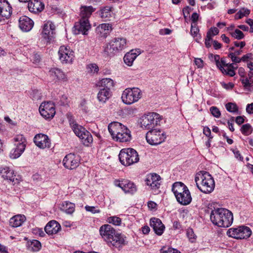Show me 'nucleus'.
Returning a JSON list of instances; mask_svg holds the SVG:
<instances>
[{
    "mask_svg": "<svg viewBox=\"0 0 253 253\" xmlns=\"http://www.w3.org/2000/svg\"><path fill=\"white\" fill-rule=\"evenodd\" d=\"M210 218L213 224L220 227H228L233 223V215L226 209L217 208L211 211Z\"/></svg>",
    "mask_w": 253,
    "mask_h": 253,
    "instance_id": "nucleus-1",
    "label": "nucleus"
},
{
    "mask_svg": "<svg viewBox=\"0 0 253 253\" xmlns=\"http://www.w3.org/2000/svg\"><path fill=\"white\" fill-rule=\"evenodd\" d=\"M108 129L112 138L116 141L126 142L130 141V131L124 125L117 122L109 124Z\"/></svg>",
    "mask_w": 253,
    "mask_h": 253,
    "instance_id": "nucleus-2",
    "label": "nucleus"
},
{
    "mask_svg": "<svg viewBox=\"0 0 253 253\" xmlns=\"http://www.w3.org/2000/svg\"><path fill=\"white\" fill-rule=\"evenodd\" d=\"M195 181L198 188L204 193H211L214 189L213 178L207 171H200L197 172L195 175Z\"/></svg>",
    "mask_w": 253,
    "mask_h": 253,
    "instance_id": "nucleus-3",
    "label": "nucleus"
},
{
    "mask_svg": "<svg viewBox=\"0 0 253 253\" xmlns=\"http://www.w3.org/2000/svg\"><path fill=\"white\" fill-rule=\"evenodd\" d=\"M173 192L178 203L181 205L186 206L191 203L192 196L188 187L181 182H176L172 187Z\"/></svg>",
    "mask_w": 253,
    "mask_h": 253,
    "instance_id": "nucleus-4",
    "label": "nucleus"
},
{
    "mask_svg": "<svg viewBox=\"0 0 253 253\" xmlns=\"http://www.w3.org/2000/svg\"><path fill=\"white\" fill-rule=\"evenodd\" d=\"M119 158L121 164L125 166L136 163L139 160L136 151L130 148L122 149L119 153Z\"/></svg>",
    "mask_w": 253,
    "mask_h": 253,
    "instance_id": "nucleus-5",
    "label": "nucleus"
},
{
    "mask_svg": "<svg viewBox=\"0 0 253 253\" xmlns=\"http://www.w3.org/2000/svg\"><path fill=\"white\" fill-rule=\"evenodd\" d=\"M142 96L141 90L137 87L127 88L122 94L121 98L124 103L131 105L137 102Z\"/></svg>",
    "mask_w": 253,
    "mask_h": 253,
    "instance_id": "nucleus-6",
    "label": "nucleus"
},
{
    "mask_svg": "<svg viewBox=\"0 0 253 253\" xmlns=\"http://www.w3.org/2000/svg\"><path fill=\"white\" fill-rule=\"evenodd\" d=\"M161 120L160 115L153 112L142 116L140 119L139 123L142 128L151 130L159 124Z\"/></svg>",
    "mask_w": 253,
    "mask_h": 253,
    "instance_id": "nucleus-7",
    "label": "nucleus"
},
{
    "mask_svg": "<svg viewBox=\"0 0 253 253\" xmlns=\"http://www.w3.org/2000/svg\"><path fill=\"white\" fill-rule=\"evenodd\" d=\"M127 46L126 40L124 38H117L112 40L107 45L104 51L108 54H116L125 49Z\"/></svg>",
    "mask_w": 253,
    "mask_h": 253,
    "instance_id": "nucleus-8",
    "label": "nucleus"
},
{
    "mask_svg": "<svg viewBox=\"0 0 253 253\" xmlns=\"http://www.w3.org/2000/svg\"><path fill=\"white\" fill-rule=\"evenodd\" d=\"M15 147L11 151L10 155L12 159L19 158L25 151L26 146V140L22 134L16 135L14 138Z\"/></svg>",
    "mask_w": 253,
    "mask_h": 253,
    "instance_id": "nucleus-9",
    "label": "nucleus"
},
{
    "mask_svg": "<svg viewBox=\"0 0 253 253\" xmlns=\"http://www.w3.org/2000/svg\"><path fill=\"white\" fill-rule=\"evenodd\" d=\"M214 60L217 67L223 74L230 77L235 75V70L238 67H235L234 64L227 63L224 58L220 59L219 56L217 55L214 56Z\"/></svg>",
    "mask_w": 253,
    "mask_h": 253,
    "instance_id": "nucleus-10",
    "label": "nucleus"
},
{
    "mask_svg": "<svg viewBox=\"0 0 253 253\" xmlns=\"http://www.w3.org/2000/svg\"><path fill=\"white\" fill-rule=\"evenodd\" d=\"M252 234L251 229L245 226H240L237 227L229 228L227 231V235L236 239H247Z\"/></svg>",
    "mask_w": 253,
    "mask_h": 253,
    "instance_id": "nucleus-11",
    "label": "nucleus"
},
{
    "mask_svg": "<svg viewBox=\"0 0 253 253\" xmlns=\"http://www.w3.org/2000/svg\"><path fill=\"white\" fill-rule=\"evenodd\" d=\"M166 138V135L163 130L152 129L149 130L146 134V139L147 142L152 145H156L161 144Z\"/></svg>",
    "mask_w": 253,
    "mask_h": 253,
    "instance_id": "nucleus-12",
    "label": "nucleus"
},
{
    "mask_svg": "<svg viewBox=\"0 0 253 253\" xmlns=\"http://www.w3.org/2000/svg\"><path fill=\"white\" fill-rule=\"evenodd\" d=\"M55 26L51 21L45 22L42 28V38L46 43H49L53 38L55 33Z\"/></svg>",
    "mask_w": 253,
    "mask_h": 253,
    "instance_id": "nucleus-13",
    "label": "nucleus"
},
{
    "mask_svg": "<svg viewBox=\"0 0 253 253\" xmlns=\"http://www.w3.org/2000/svg\"><path fill=\"white\" fill-rule=\"evenodd\" d=\"M0 175L13 185L19 183L20 181V177L14 173V170L6 166L0 167Z\"/></svg>",
    "mask_w": 253,
    "mask_h": 253,
    "instance_id": "nucleus-14",
    "label": "nucleus"
},
{
    "mask_svg": "<svg viewBox=\"0 0 253 253\" xmlns=\"http://www.w3.org/2000/svg\"><path fill=\"white\" fill-rule=\"evenodd\" d=\"M59 59L62 63H72L74 59V51L68 46L62 45L58 51Z\"/></svg>",
    "mask_w": 253,
    "mask_h": 253,
    "instance_id": "nucleus-15",
    "label": "nucleus"
},
{
    "mask_svg": "<svg viewBox=\"0 0 253 253\" xmlns=\"http://www.w3.org/2000/svg\"><path fill=\"white\" fill-rule=\"evenodd\" d=\"M39 112L45 119H51L55 114V106L51 102H42L39 107Z\"/></svg>",
    "mask_w": 253,
    "mask_h": 253,
    "instance_id": "nucleus-16",
    "label": "nucleus"
},
{
    "mask_svg": "<svg viewBox=\"0 0 253 253\" xmlns=\"http://www.w3.org/2000/svg\"><path fill=\"white\" fill-rule=\"evenodd\" d=\"M114 185L121 188L125 193L132 194L137 191L136 185L127 179L115 180Z\"/></svg>",
    "mask_w": 253,
    "mask_h": 253,
    "instance_id": "nucleus-17",
    "label": "nucleus"
},
{
    "mask_svg": "<svg viewBox=\"0 0 253 253\" xmlns=\"http://www.w3.org/2000/svg\"><path fill=\"white\" fill-rule=\"evenodd\" d=\"M91 28L88 20L86 18L81 19L79 22L75 23L73 32L74 34L87 35V32Z\"/></svg>",
    "mask_w": 253,
    "mask_h": 253,
    "instance_id": "nucleus-18",
    "label": "nucleus"
},
{
    "mask_svg": "<svg viewBox=\"0 0 253 253\" xmlns=\"http://www.w3.org/2000/svg\"><path fill=\"white\" fill-rule=\"evenodd\" d=\"M79 164V157L74 153H69L66 155L63 160L64 167L69 169H74L77 168Z\"/></svg>",
    "mask_w": 253,
    "mask_h": 253,
    "instance_id": "nucleus-19",
    "label": "nucleus"
},
{
    "mask_svg": "<svg viewBox=\"0 0 253 253\" xmlns=\"http://www.w3.org/2000/svg\"><path fill=\"white\" fill-rule=\"evenodd\" d=\"M115 230L109 224L102 225L99 229V233L102 238L109 245L113 235H115Z\"/></svg>",
    "mask_w": 253,
    "mask_h": 253,
    "instance_id": "nucleus-20",
    "label": "nucleus"
},
{
    "mask_svg": "<svg viewBox=\"0 0 253 253\" xmlns=\"http://www.w3.org/2000/svg\"><path fill=\"white\" fill-rule=\"evenodd\" d=\"M34 142L41 149L50 148L51 146L50 140L48 136L42 133L36 134L34 138Z\"/></svg>",
    "mask_w": 253,
    "mask_h": 253,
    "instance_id": "nucleus-21",
    "label": "nucleus"
},
{
    "mask_svg": "<svg viewBox=\"0 0 253 253\" xmlns=\"http://www.w3.org/2000/svg\"><path fill=\"white\" fill-rule=\"evenodd\" d=\"M12 14V7L6 0H0V21L8 19Z\"/></svg>",
    "mask_w": 253,
    "mask_h": 253,
    "instance_id": "nucleus-22",
    "label": "nucleus"
},
{
    "mask_svg": "<svg viewBox=\"0 0 253 253\" xmlns=\"http://www.w3.org/2000/svg\"><path fill=\"white\" fill-rule=\"evenodd\" d=\"M145 182L151 189H158L161 185V177L156 173H150L147 175Z\"/></svg>",
    "mask_w": 253,
    "mask_h": 253,
    "instance_id": "nucleus-23",
    "label": "nucleus"
},
{
    "mask_svg": "<svg viewBox=\"0 0 253 253\" xmlns=\"http://www.w3.org/2000/svg\"><path fill=\"white\" fill-rule=\"evenodd\" d=\"M47 76L50 80L52 81H65L66 79V76L60 69L56 68H53L49 70Z\"/></svg>",
    "mask_w": 253,
    "mask_h": 253,
    "instance_id": "nucleus-24",
    "label": "nucleus"
},
{
    "mask_svg": "<svg viewBox=\"0 0 253 253\" xmlns=\"http://www.w3.org/2000/svg\"><path fill=\"white\" fill-rule=\"evenodd\" d=\"M112 30V25L109 23L100 24L96 28V33L98 37L105 39Z\"/></svg>",
    "mask_w": 253,
    "mask_h": 253,
    "instance_id": "nucleus-25",
    "label": "nucleus"
},
{
    "mask_svg": "<svg viewBox=\"0 0 253 253\" xmlns=\"http://www.w3.org/2000/svg\"><path fill=\"white\" fill-rule=\"evenodd\" d=\"M141 54L139 48L131 49L127 52L124 57V61L128 66H131L136 57Z\"/></svg>",
    "mask_w": 253,
    "mask_h": 253,
    "instance_id": "nucleus-26",
    "label": "nucleus"
},
{
    "mask_svg": "<svg viewBox=\"0 0 253 253\" xmlns=\"http://www.w3.org/2000/svg\"><path fill=\"white\" fill-rule=\"evenodd\" d=\"M112 238L109 245H112L116 248H120L126 244V238L122 233L116 232Z\"/></svg>",
    "mask_w": 253,
    "mask_h": 253,
    "instance_id": "nucleus-27",
    "label": "nucleus"
},
{
    "mask_svg": "<svg viewBox=\"0 0 253 253\" xmlns=\"http://www.w3.org/2000/svg\"><path fill=\"white\" fill-rule=\"evenodd\" d=\"M150 225L153 228L155 233L159 236L163 233L165 229V225L161 220L157 218H151L150 220Z\"/></svg>",
    "mask_w": 253,
    "mask_h": 253,
    "instance_id": "nucleus-28",
    "label": "nucleus"
},
{
    "mask_svg": "<svg viewBox=\"0 0 253 253\" xmlns=\"http://www.w3.org/2000/svg\"><path fill=\"white\" fill-rule=\"evenodd\" d=\"M34 25V22L27 16H23L19 20V26L20 28L24 32L30 31Z\"/></svg>",
    "mask_w": 253,
    "mask_h": 253,
    "instance_id": "nucleus-29",
    "label": "nucleus"
},
{
    "mask_svg": "<svg viewBox=\"0 0 253 253\" xmlns=\"http://www.w3.org/2000/svg\"><path fill=\"white\" fill-rule=\"evenodd\" d=\"M61 229V226L55 220H51L48 222L45 226L44 231L48 235L56 234Z\"/></svg>",
    "mask_w": 253,
    "mask_h": 253,
    "instance_id": "nucleus-30",
    "label": "nucleus"
},
{
    "mask_svg": "<svg viewBox=\"0 0 253 253\" xmlns=\"http://www.w3.org/2000/svg\"><path fill=\"white\" fill-rule=\"evenodd\" d=\"M26 218L24 214H17L10 218L9 226L16 228L21 226L26 221Z\"/></svg>",
    "mask_w": 253,
    "mask_h": 253,
    "instance_id": "nucleus-31",
    "label": "nucleus"
},
{
    "mask_svg": "<svg viewBox=\"0 0 253 253\" xmlns=\"http://www.w3.org/2000/svg\"><path fill=\"white\" fill-rule=\"evenodd\" d=\"M69 122L70 126L75 134L79 137L80 136V134H83L84 133L85 131L87 130L82 126L78 125L72 117L69 118Z\"/></svg>",
    "mask_w": 253,
    "mask_h": 253,
    "instance_id": "nucleus-32",
    "label": "nucleus"
},
{
    "mask_svg": "<svg viewBox=\"0 0 253 253\" xmlns=\"http://www.w3.org/2000/svg\"><path fill=\"white\" fill-rule=\"evenodd\" d=\"M111 96V92L110 89L101 88L97 93V98L100 102L104 103L109 99Z\"/></svg>",
    "mask_w": 253,
    "mask_h": 253,
    "instance_id": "nucleus-33",
    "label": "nucleus"
},
{
    "mask_svg": "<svg viewBox=\"0 0 253 253\" xmlns=\"http://www.w3.org/2000/svg\"><path fill=\"white\" fill-rule=\"evenodd\" d=\"M94 10L95 9L91 6H82L81 7V19L86 18L88 20V18Z\"/></svg>",
    "mask_w": 253,
    "mask_h": 253,
    "instance_id": "nucleus-34",
    "label": "nucleus"
},
{
    "mask_svg": "<svg viewBox=\"0 0 253 253\" xmlns=\"http://www.w3.org/2000/svg\"><path fill=\"white\" fill-rule=\"evenodd\" d=\"M27 247L29 251L36 252L41 250L42 245L38 240H32L27 242Z\"/></svg>",
    "mask_w": 253,
    "mask_h": 253,
    "instance_id": "nucleus-35",
    "label": "nucleus"
},
{
    "mask_svg": "<svg viewBox=\"0 0 253 253\" xmlns=\"http://www.w3.org/2000/svg\"><path fill=\"white\" fill-rule=\"evenodd\" d=\"M60 208L66 213L71 214L75 211V205L68 201H64L60 205Z\"/></svg>",
    "mask_w": 253,
    "mask_h": 253,
    "instance_id": "nucleus-36",
    "label": "nucleus"
},
{
    "mask_svg": "<svg viewBox=\"0 0 253 253\" xmlns=\"http://www.w3.org/2000/svg\"><path fill=\"white\" fill-rule=\"evenodd\" d=\"M85 146H88L93 141V138L90 133L87 130L85 131L83 134H80L79 137Z\"/></svg>",
    "mask_w": 253,
    "mask_h": 253,
    "instance_id": "nucleus-37",
    "label": "nucleus"
},
{
    "mask_svg": "<svg viewBox=\"0 0 253 253\" xmlns=\"http://www.w3.org/2000/svg\"><path fill=\"white\" fill-rule=\"evenodd\" d=\"M98 84L100 86L103 87V88L110 90L111 88L114 86V81L110 78H103L98 82Z\"/></svg>",
    "mask_w": 253,
    "mask_h": 253,
    "instance_id": "nucleus-38",
    "label": "nucleus"
},
{
    "mask_svg": "<svg viewBox=\"0 0 253 253\" xmlns=\"http://www.w3.org/2000/svg\"><path fill=\"white\" fill-rule=\"evenodd\" d=\"M100 15L102 18L108 20L113 15L112 8L109 6L103 7L100 10Z\"/></svg>",
    "mask_w": 253,
    "mask_h": 253,
    "instance_id": "nucleus-39",
    "label": "nucleus"
},
{
    "mask_svg": "<svg viewBox=\"0 0 253 253\" xmlns=\"http://www.w3.org/2000/svg\"><path fill=\"white\" fill-rule=\"evenodd\" d=\"M35 2L33 3L32 1L29 2L28 8L30 11L36 13L37 12L41 11L43 9L42 7H39L40 5V2L38 0H35Z\"/></svg>",
    "mask_w": 253,
    "mask_h": 253,
    "instance_id": "nucleus-40",
    "label": "nucleus"
},
{
    "mask_svg": "<svg viewBox=\"0 0 253 253\" xmlns=\"http://www.w3.org/2000/svg\"><path fill=\"white\" fill-rule=\"evenodd\" d=\"M199 29L197 24H192L191 26L190 33L191 35L195 38V41L199 42L201 39V36L199 34Z\"/></svg>",
    "mask_w": 253,
    "mask_h": 253,
    "instance_id": "nucleus-41",
    "label": "nucleus"
},
{
    "mask_svg": "<svg viewBox=\"0 0 253 253\" xmlns=\"http://www.w3.org/2000/svg\"><path fill=\"white\" fill-rule=\"evenodd\" d=\"M240 130L243 134L248 136L252 133L253 128L250 124H246L242 126Z\"/></svg>",
    "mask_w": 253,
    "mask_h": 253,
    "instance_id": "nucleus-42",
    "label": "nucleus"
},
{
    "mask_svg": "<svg viewBox=\"0 0 253 253\" xmlns=\"http://www.w3.org/2000/svg\"><path fill=\"white\" fill-rule=\"evenodd\" d=\"M250 11L249 9L245 8L241 9L235 16L236 19H240L243 18L244 16H247L249 15Z\"/></svg>",
    "mask_w": 253,
    "mask_h": 253,
    "instance_id": "nucleus-43",
    "label": "nucleus"
},
{
    "mask_svg": "<svg viewBox=\"0 0 253 253\" xmlns=\"http://www.w3.org/2000/svg\"><path fill=\"white\" fill-rule=\"evenodd\" d=\"M87 72L92 74H97L99 71V67L95 63H90L87 65Z\"/></svg>",
    "mask_w": 253,
    "mask_h": 253,
    "instance_id": "nucleus-44",
    "label": "nucleus"
},
{
    "mask_svg": "<svg viewBox=\"0 0 253 253\" xmlns=\"http://www.w3.org/2000/svg\"><path fill=\"white\" fill-rule=\"evenodd\" d=\"M231 36L237 40H242L244 38L245 35L239 29H236L234 31L230 32Z\"/></svg>",
    "mask_w": 253,
    "mask_h": 253,
    "instance_id": "nucleus-45",
    "label": "nucleus"
},
{
    "mask_svg": "<svg viewBox=\"0 0 253 253\" xmlns=\"http://www.w3.org/2000/svg\"><path fill=\"white\" fill-rule=\"evenodd\" d=\"M242 84L244 87L248 91H252L253 89V83L250 82L249 80L247 78H243L241 79Z\"/></svg>",
    "mask_w": 253,
    "mask_h": 253,
    "instance_id": "nucleus-46",
    "label": "nucleus"
},
{
    "mask_svg": "<svg viewBox=\"0 0 253 253\" xmlns=\"http://www.w3.org/2000/svg\"><path fill=\"white\" fill-rule=\"evenodd\" d=\"M107 221L116 226L120 225L122 222L121 219L116 216H110L107 218Z\"/></svg>",
    "mask_w": 253,
    "mask_h": 253,
    "instance_id": "nucleus-47",
    "label": "nucleus"
},
{
    "mask_svg": "<svg viewBox=\"0 0 253 253\" xmlns=\"http://www.w3.org/2000/svg\"><path fill=\"white\" fill-rule=\"evenodd\" d=\"M226 110L231 113H236L238 111V108L235 103L229 102L225 105Z\"/></svg>",
    "mask_w": 253,
    "mask_h": 253,
    "instance_id": "nucleus-48",
    "label": "nucleus"
},
{
    "mask_svg": "<svg viewBox=\"0 0 253 253\" xmlns=\"http://www.w3.org/2000/svg\"><path fill=\"white\" fill-rule=\"evenodd\" d=\"M186 235L190 242L194 243L196 241L197 236L194 234L193 230L192 228L187 229Z\"/></svg>",
    "mask_w": 253,
    "mask_h": 253,
    "instance_id": "nucleus-49",
    "label": "nucleus"
},
{
    "mask_svg": "<svg viewBox=\"0 0 253 253\" xmlns=\"http://www.w3.org/2000/svg\"><path fill=\"white\" fill-rule=\"evenodd\" d=\"M161 253H181L179 251L176 249L164 247L161 249Z\"/></svg>",
    "mask_w": 253,
    "mask_h": 253,
    "instance_id": "nucleus-50",
    "label": "nucleus"
},
{
    "mask_svg": "<svg viewBox=\"0 0 253 253\" xmlns=\"http://www.w3.org/2000/svg\"><path fill=\"white\" fill-rule=\"evenodd\" d=\"M210 112L213 116L219 118L221 116V113L219 109L215 106H212L210 109Z\"/></svg>",
    "mask_w": 253,
    "mask_h": 253,
    "instance_id": "nucleus-51",
    "label": "nucleus"
},
{
    "mask_svg": "<svg viewBox=\"0 0 253 253\" xmlns=\"http://www.w3.org/2000/svg\"><path fill=\"white\" fill-rule=\"evenodd\" d=\"M228 57L231 58L232 61L233 62L232 64H234L235 67H237L235 64L239 63L241 61V59L240 58L237 56L235 55V53H233V52L230 53L228 54Z\"/></svg>",
    "mask_w": 253,
    "mask_h": 253,
    "instance_id": "nucleus-52",
    "label": "nucleus"
},
{
    "mask_svg": "<svg viewBox=\"0 0 253 253\" xmlns=\"http://www.w3.org/2000/svg\"><path fill=\"white\" fill-rule=\"evenodd\" d=\"M79 108L84 113H86L88 111V107L87 106V102L84 99H83L81 100L79 104Z\"/></svg>",
    "mask_w": 253,
    "mask_h": 253,
    "instance_id": "nucleus-53",
    "label": "nucleus"
},
{
    "mask_svg": "<svg viewBox=\"0 0 253 253\" xmlns=\"http://www.w3.org/2000/svg\"><path fill=\"white\" fill-rule=\"evenodd\" d=\"M218 33L219 30L217 28L213 27L210 28L207 34L208 35V36H210L211 37H212L217 35Z\"/></svg>",
    "mask_w": 253,
    "mask_h": 253,
    "instance_id": "nucleus-54",
    "label": "nucleus"
},
{
    "mask_svg": "<svg viewBox=\"0 0 253 253\" xmlns=\"http://www.w3.org/2000/svg\"><path fill=\"white\" fill-rule=\"evenodd\" d=\"M32 233L34 234L39 235L40 237H43L45 235L43 231L42 228H35L32 229Z\"/></svg>",
    "mask_w": 253,
    "mask_h": 253,
    "instance_id": "nucleus-55",
    "label": "nucleus"
},
{
    "mask_svg": "<svg viewBox=\"0 0 253 253\" xmlns=\"http://www.w3.org/2000/svg\"><path fill=\"white\" fill-rule=\"evenodd\" d=\"M85 209L86 211L90 212L92 213H99L100 212V210L95 207L86 206Z\"/></svg>",
    "mask_w": 253,
    "mask_h": 253,
    "instance_id": "nucleus-56",
    "label": "nucleus"
},
{
    "mask_svg": "<svg viewBox=\"0 0 253 253\" xmlns=\"http://www.w3.org/2000/svg\"><path fill=\"white\" fill-rule=\"evenodd\" d=\"M251 59H253V55L252 53H248L243 55L240 59L243 62H249Z\"/></svg>",
    "mask_w": 253,
    "mask_h": 253,
    "instance_id": "nucleus-57",
    "label": "nucleus"
},
{
    "mask_svg": "<svg viewBox=\"0 0 253 253\" xmlns=\"http://www.w3.org/2000/svg\"><path fill=\"white\" fill-rule=\"evenodd\" d=\"M212 42H213L212 37H211L210 36H208V35L207 34L205 42L206 46L208 48L211 47Z\"/></svg>",
    "mask_w": 253,
    "mask_h": 253,
    "instance_id": "nucleus-58",
    "label": "nucleus"
},
{
    "mask_svg": "<svg viewBox=\"0 0 253 253\" xmlns=\"http://www.w3.org/2000/svg\"><path fill=\"white\" fill-rule=\"evenodd\" d=\"M194 61L195 65L198 68H202L203 67L204 62L201 58H196Z\"/></svg>",
    "mask_w": 253,
    "mask_h": 253,
    "instance_id": "nucleus-59",
    "label": "nucleus"
},
{
    "mask_svg": "<svg viewBox=\"0 0 253 253\" xmlns=\"http://www.w3.org/2000/svg\"><path fill=\"white\" fill-rule=\"evenodd\" d=\"M248 67L250 69V72L249 74V76L252 77L253 75L252 71H253V58L251 59L247 64Z\"/></svg>",
    "mask_w": 253,
    "mask_h": 253,
    "instance_id": "nucleus-60",
    "label": "nucleus"
},
{
    "mask_svg": "<svg viewBox=\"0 0 253 253\" xmlns=\"http://www.w3.org/2000/svg\"><path fill=\"white\" fill-rule=\"evenodd\" d=\"M221 84L222 86L226 89H232L234 86V84L232 83H228L227 84L221 83Z\"/></svg>",
    "mask_w": 253,
    "mask_h": 253,
    "instance_id": "nucleus-61",
    "label": "nucleus"
},
{
    "mask_svg": "<svg viewBox=\"0 0 253 253\" xmlns=\"http://www.w3.org/2000/svg\"><path fill=\"white\" fill-rule=\"evenodd\" d=\"M245 116H237L235 119L236 123L238 125H241V124H243L245 121Z\"/></svg>",
    "mask_w": 253,
    "mask_h": 253,
    "instance_id": "nucleus-62",
    "label": "nucleus"
},
{
    "mask_svg": "<svg viewBox=\"0 0 253 253\" xmlns=\"http://www.w3.org/2000/svg\"><path fill=\"white\" fill-rule=\"evenodd\" d=\"M199 18V15L196 12H194L191 16L192 24H197V22Z\"/></svg>",
    "mask_w": 253,
    "mask_h": 253,
    "instance_id": "nucleus-63",
    "label": "nucleus"
},
{
    "mask_svg": "<svg viewBox=\"0 0 253 253\" xmlns=\"http://www.w3.org/2000/svg\"><path fill=\"white\" fill-rule=\"evenodd\" d=\"M246 22L250 26V32L253 33V19L249 18L246 20Z\"/></svg>",
    "mask_w": 253,
    "mask_h": 253,
    "instance_id": "nucleus-64",
    "label": "nucleus"
}]
</instances>
